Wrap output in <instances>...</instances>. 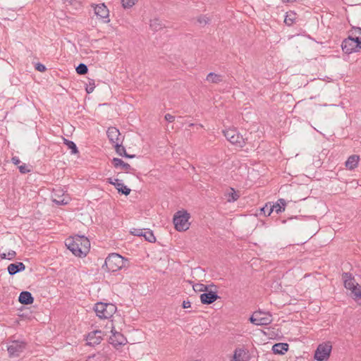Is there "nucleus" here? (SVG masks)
<instances>
[{"mask_svg": "<svg viewBox=\"0 0 361 361\" xmlns=\"http://www.w3.org/2000/svg\"><path fill=\"white\" fill-rule=\"evenodd\" d=\"M67 248L76 257H84L90 251V242L84 235L71 236L65 242Z\"/></svg>", "mask_w": 361, "mask_h": 361, "instance_id": "nucleus-1", "label": "nucleus"}, {"mask_svg": "<svg viewBox=\"0 0 361 361\" xmlns=\"http://www.w3.org/2000/svg\"><path fill=\"white\" fill-rule=\"evenodd\" d=\"M125 266V259L117 253H111L106 258L102 268L109 272H115Z\"/></svg>", "mask_w": 361, "mask_h": 361, "instance_id": "nucleus-2", "label": "nucleus"}, {"mask_svg": "<svg viewBox=\"0 0 361 361\" xmlns=\"http://www.w3.org/2000/svg\"><path fill=\"white\" fill-rule=\"evenodd\" d=\"M94 310L100 319H109L116 312L117 307L112 303L99 302L95 304Z\"/></svg>", "mask_w": 361, "mask_h": 361, "instance_id": "nucleus-3", "label": "nucleus"}, {"mask_svg": "<svg viewBox=\"0 0 361 361\" xmlns=\"http://www.w3.org/2000/svg\"><path fill=\"white\" fill-rule=\"evenodd\" d=\"M341 47L345 54L359 52L361 50V37L349 36L343 41Z\"/></svg>", "mask_w": 361, "mask_h": 361, "instance_id": "nucleus-4", "label": "nucleus"}, {"mask_svg": "<svg viewBox=\"0 0 361 361\" xmlns=\"http://www.w3.org/2000/svg\"><path fill=\"white\" fill-rule=\"evenodd\" d=\"M190 214L187 212H177L173 216L175 228L178 231H185L189 228Z\"/></svg>", "mask_w": 361, "mask_h": 361, "instance_id": "nucleus-5", "label": "nucleus"}, {"mask_svg": "<svg viewBox=\"0 0 361 361\" xmlns=\"http://www.w3.org/2000/svg\"><path fill=\"white\" fill-rule=\"evenodd\" d=\"M226 140L232 145L243 147L246 143V139L241 135L235 128H229L223 131Z\"/></svg>", "mask_w": 361, "mask_h": 361, "instance_id": "nucleus-6", "label": "nucleus"}, {"mask_svg": "<svg viewBox=\"0 0 361 361\" xmlns=\"http://www.w3.org/2000/svg\"><path fill=\"white\" fill-rule=\"evenodd\" d=\"M332 345L330 341L319 344L314 355V358L317 361H326L331 355Z\"/></svg>", "mask_w": 361, "mask_h": 361, "instance_id": "nucleus-7", "label": "nucleus"}, {"mask_svg": "<svg viewBox=\"0 0 361 361\" xmlns=\"http://www.w3.org/2000/svg\"><path fill=\"white\" fill-rule=\"evenodd\" d=\"M251 323L255 325H268L271 321V314L269 313H264L261 311L255 312L250 318Z\"/></svg>", "mask_w": 361, "mask_h": 361, "instance_id": "nucleus-8", "label": "nucleus"}, {"mask_svg": "<svg viewBox=\"0 0 361 361\" xmlns=\"http://www.w3.org/2000/svg\"><path fill=\"white\" fill-rule=\"evenodd\" d=\"M111 331L112 335L109 338V343L111 345L116 348L126 345L127 339L121 333L116 331L114 327H112Z\"/></svg>", "mask_w": 361, "mask_h": 361, "instance_id": "nucleus-9", "label": "nucleus"}, {"mask_svg": "<svg viewBox=\"0 0 361 361\" xmlns=\"http://www.w3.org/2000/svg\"><path fill=\"white\" fill-rule=\"evenodd\" d=\"M104 332L100 330L92 331L86 336L87 344L90 346H94L101 343Z\"/></svg>", "mask_w": 361, "mask_h": 361, "instance_id": "nucleus-10", "label": "nucleus"}, {"mask_svg": "<svg viewBox=\"0 0 361 361\" xmlns=\"http://www.w3.org/2000/svg\"><path fill=\"white\" fill-rule=\"evenodd\" d=\"M107 137L110 142L114 146V145L122 142L123 138L121 137L119 130L115 127H110L108 128Z\"/></svg>", "mask_w": 361, "mask_h": 361, "instance_id": "nucleus-11", "label": "nucleus"}, {"mask_svg": "<svg viewBox=\"0 0 361 361\" xmlns=\"http://www.w3.org/2000/svg\"><path fill=\"white\" fill-rule=\"evenodd\" d=\"M342 279L343 280L345 288L348 290H350V292H352V290H354V288H356L359 286V284L355 282L353 274L349 272H343L342 274Z\"/></svg>", "mask_w": 361, "mask_h": 361, "instance_id": "nucleus-12", "label": "nucleus"}, {"mask_svg": "<svg viewBox=\"0 0 361 361\" xmlns=\"http://www.w3.org/2000/svg\"><path fill=\"white\" fill-rule=\"evenodd\" d=\"M107 182L114 185L116 190H118V193L125 195H128L130 193L131 190L127 188V186L124 185L122 181L118 178H108Z\"/></svg>", "mask_w": 361, "mask_h": 361, "instance_id": "nucleus-13", "label": "nucleus"}, {"mask_svg": "<svg viewBox=\"0 0 361 361\" xmlns=\"http://www.w3.org/2000/svg\"><path fill=\"white\" fill-rule=\"evenodd\" d=\"M94 10L95 15L98 18L103 19L104 23H109L110 21L109 18V11L104 4L96 5Z\"/></svg>", "mask_w": 361, "mask_h": 361, "instance_id": "nucleus-14", "label": "nucleus"}, {"mask_svg": "<svg viewBox=\"0 0 361 361\" xmlns=\"http://www.w3.org/2000/svg\"><path fill=\"white\" fill-rule=\"evenodd\" d=\"M201 302L204 305H210L215 302L219 296L216 292L209 291L202 293L200 296Z\"/></svg>", "mask_w": 361, "mask_h": 361, "instance_id": "nucleus-15", "label": "nucleus"}, {"mask_svg": "<svg viewBox=\"0 0 361 361\" xmlns=\"http://www.w3.org/2000/svg\"><path fill=\"white\" fill-rule=\"evenodd\" d=\"M112 164L115 168L121 167L126 173H130L133 171H135L130 164L124 162L122 159L119 158H114L111 161Z\"/></svg>", "mask_w": 361, "mask_h": 361, "instance_id": "nucleus-16", "label": "nucleus"}, {"mask_svg": "<svg viewBox=\"0 0 361 361\" xmlns=\"http://www.w3.org/2000/svg\"><path fill=\"white\" fill-rule=\"evenodd\" d=\"M54 195L55 198L54 202L58 205H65L68 203L69 197H65L62 190H54Z\"/></svg>", "mask_w": 361, "mask_h": 361, "instance_id": "nucleus-17", "label": "nucleus"}, {"mask_svg": "<svg viewBox=\"0 0 361 361\" xmlns=\"http://www.w3.org/2000/svg\"><path fill=\"white\" fill-rule=\"evenodd\" d=\"M7 269L8 274L13 276L18 272L24 271L25 269V266L23 262H16L10 264L8 266Z\"/></svg>", "mask_w": 361, "mask_h": 361, "instance_id": "nucleus-18", "label": "nucleus"}, {"mask_svg": "<svg viewBox=\"0 0 361 361\" xmlns=\"http://www.w3.org/2000/svg\"><path fill=\"white\" fill-rule=\"evenodd\" d=\"M18 301L22 305H31L34 302V298L28 291H22L18 297Z\"/></svg>", "mask_w": 361, "mask_h": 361, "instance_id": "nucleus-19", "label": "nucleus"}, {"mask_svg": "<svg viewBox=\"0 0 361 361\" xmlns=\"http://www.w3.org/2000/svg\"><path fill=\"white\" fill-rule=\"evenodd\" d=\"M289 345L286 343H277L272 346V351L276 355H284L288 350Z\"/></svg>", "mask_w": 361, "mask_h": 361, "instance_id": "nucleus-20", "label": "nucleus"}, {"mask_svg": "<svg viewBox=\"0 0 361 361\" xmlns=\"http://www.w3.org/2000/svg\"><path fill=\"white\" fill-rule=\"evenodd\" d=\"M298 17V14L295 11H289L286 13L284 23L286 25L291 26L296 23Z\"/></svg>", "mask_w": 361, "mask_h": 361, "instance_id": "nucleus-21", "label": "nucleus"}, {"mask_svg": "<svg viewBox=\"0 0 361 361\" xmlns=\"http://www.w3.org/2000/svg\"><path fill=\"white\" fill-rule=\"evenodd\" d=\"M23 346L14 341L8 347V352L10 355L18 356L19 353L23 351Z\"/></svg>", "mask_w": 361, "mask_h": 361, "instance_id": "nucleus-22", "label": "nucleus"}, {"mask_svg": "<svg viewBox=\"0 0 361 361\" xmlns=\"http://www.w3.org/2000/svg\"><path fill=\"white\" fill-rule=\"evenodd\" d=\"M360 157L358 155L353 154L350 156L345 161L346 168L350 170L354 169L357 166Z\"/></svg>", "mask_w": 361, "mask_h": 361, "instance_id": "nucleus-23", "label": "nucleus"}, {"mask_svg": "<svg viewBox=\"0 0 361 361\" xmlns=\"http://www.w3.org/2000/svg\"><path fill=\"white\" fill-rule=\"evenodd\" d=\"M247 357L245 350L242 348H236L234 351L233 361H247Z\"/></svg>", "mask_w": 361, "mask_h": 361, "instance_id": "nucleus-24", "label": "nucleus"}, {"mask_svg": "<svg viewBox=\"0 0 361 361\" xmlns=\"http://www.w3.org/2000/svg\"><path fill=\"white\" fill-rule=\"evenodd\" d=\"M149 26L150 28L154 32H157L166 27V25L159 18H154L152 20L150 21Z\"/></svg>", "mask_w": 361, "mask_h": 361, "instance_id": "nucleus-25", "label": "nucleus"}, {"mask_svg": "<svg viewBox=\"0 0 361 361\" xmlns=\"http://www.w3.org/2000/svg\"><path fill=\"white\" fill-rule=\"evenodd\" d=\"M286 202L283 199H279L278 202L274 204H271L273 212L275 211L276 214H279L285 210Z\"/></svg>", "mask_w": 361, "mask_h": 361, "instance_id": "nucleus-26", "label": "nucleus"}, {"mask_svg": "<svg viewBox=\"0 0 361 361\" xmlns=\"http://www.w3.org/2000/svg\"><path fill=\"white\" fill-rule=\"evenodd\" d=\"M350 296L359 305H361V286H358L350 293Z\"/></svg>", "mask_w": 361, "mask_h": 361, "instance_id": "nucleus-27", "label": "nucleus"}, {"mask_svg": "<svg viewBox=\"0 0 361 361\" xmlns=\"http://www.w3.org/2000/svg\"><path fill=\"white\" fill-rule=\"evenodd\" d=\"M206 80L209 82L217 84L223 81V76L212 72L207 75Z\"/></svg>", "mask_w": 361, "mask_h": 361, "instance_id": "nucleus-28", "label": "nucleus"}, {"mask_svg": "<svg viewBox=\"0 0 361 361\" xmlns=\"http://www.w3.org/2000/svg\"><path fill=\"white\" fill-rule=\"evenodd\" d=\"M225 196L227 197L228 202H233L239 198V195L233 188H231L230 192H226Z\"/></svg>", "mask_w": 361, "mask_h": 361, "instance_id": "nucleus-29", "label": "nucleus"}, {"mask_svg": "<svg viewBox=\"0 0 361 361\" xmlns=\"http://www.w3.org/2000/svg\"><path fill=\"white\" fill-rule=\"evenodd\" d=\"M142 236L149 243H154L156 241V238L150 229H144Z\"/></svg>", "mask_w": 361, "mask_h": 361, "instance_id": "nucleus-30", "label": "nucleus"}, {"mask_svg": "<svg viewBox=\"0 0 361 361\" xmlns=\"http://www.w3.org/2000/svg\"><path fill=\"white\" fill-rule=\"evenodd\" d=\"M64 144L71 150L72 154H76L79 152L75 143L71 140L64 139Z\"/></svg>", "mask_w": 361, "mask_h": 361, "instance_id": "nucleus-31", "label": "nucleus"}, {"mask_svg": "<svg viewBox=\"0 0 361 361\" xmlns=\"http://www.w3.org/2000/svg\"><path fill=\"white\" fill-rule=\"evenodd\" d=\"M273 212V208L270 202L267 203L262 208H261V213L265 216H269Z\"/></svg>", "mask_w": 361, "mask_h": 361, "instance_id": "nucleus-32", "label": "nucleus"}, {"mask_svg": "<svg viewBox=\"0 0 361 361\" xmlns=\"http://www.w3.org/2000/svg\"><path fill=\"white\" fill-rule=\"evenodd\" d=\"M121 143L122 142L114 145V147L115 148V150L118 155L123 157L124 155H126V148L122 145Z\"/></svg>", "mask_w": 361, "mask_h": 361, "instance_id": "nucleus-33", "label": "nucleus"}, {"mask_svg": "<svg viewBox=\"0 0 361 361\" xmlns=\"http://www.w3.org/2000/svg\"><path fill=\"white\" fill-rule=\"evenodd\" d=\"M76 72L79 75H85L88 72V68L85 64L80 63L76 68Z\"/></svg>", "mask_w": 361, "mask_h": 361, "instance_id": "nucleus-34", "label": "nucleus"}, {"mask_svg": "<svg viewBox=\"0 0 361 361\" xmlns=\"http://www.w3.org/2000/svg\"><path fill=\"white\" fill-rule=\"evenodd\" d=\"M16 255V252L14 250H10L7 254L6 253L0 254V257L1 259H8L9 260H11L15 258Z\"/></svg>", "mask_w": 361, "mask_h": 361, "instance_id": "nucleus-35", "label": "nucleus"}, {"mask_svg": "<svg viewBox=\"0 0 361 361\" xmlns=\"http://www.w3.org/2000/svg\"><path fill=\"white\" fill-rule=\"evenodd\" d=\"M193 290L195 292H205L207 290V286L202 283H196L195 285L193 286Z\"/></svg>", "mask_w": 361, "mask_h": 361, "instance_id": "nucleus-36", "label": "nucleus"}, {"mask_svg": "<svg viewBox=\"0 0 361 361\" xmlns=\"http://www.w3.org/2000/svg\"><path fill=\"white\" fill-rule=\"evenodd\" d=\"M88 82H89V83L87 85L85 90H86L87 93L90 94L94 91V87H95V84H94V80L92 79H89Z\"/></svg>", "mask_w": 361, "mask_h": 361, "instance_id": "nucleus-37", "label": "nucleus"}, {"mask_svg": "<svg viewBox=\"0 0 361 361\" xmlns=\"http://www.w3.org/2000/svg\"><path fill=\"white\" fill-rule=\"evenodd\" d=\"M137 0H121L123 6L124 8H130L132 7Z\"/></svg>", "mask_w": 361, "mask_h": 361, "instance_id": "nucleus-38", "label": "nucleus"}, {"mask_svg": "<svg viewBox=\"0 0 361 361\" xmlns=\"http://www.w3.org/2000/svg\"><path fill=\"white\" fill-rule=\"evenodd\" d=\"M209 19L206 16H200L197 18V22L202 25H206L209 23Z\"/></svg>", "mask_w": 361, "mask_h": 361, "instance_id": "nucleus-39", "label": "nucleus"}, {"mask_svg": "<svg viewBox=\"0 0 361 361\" xmlns=\"http://www.w3.org/2000/svg\"><path fill=\"white\" fill-rule=\"evenodd\" d=\"M144 229L133 228L130 233L135 236H142Z\"/></svg>", "mask_w": 361, "mask_h": 361, "instance_id": "nucleus-40", "label": "nucleus"}, {"mask_svg": "<svg viewBox=\"0 0 361 361\" xmlns=\"http://www.w3.org/2000/svg\"><path fill=\"white\" fill-rule=\"evenodd\" d=\"M18 169H19L20 172L23 174L27 173L30 171V169H27V166L25 164L19 166Z\"/></svg>", "mask_w": 361, "mask_h": 361, "instance_id": "nucleus-41", "label": "nucleus"}, {"mask_svg": "<svg viewBox=\"0 0 361 361\" xmlns=\"http://www.w3.org/2000/svg\"><path fill=\"white\" fill-rule=\"evenodd\" d=\"M35 69L39 72H44L47 68L44 64L38 63L35 66Z\"/></svg>", "mask_w": 361, "mask_h": 361, "instance_id": "nucleus-42", "label": "nucleus"}, {"mask_svg": "<svg viewBox=\"0 0 361 361\" xmlns=\"http://www.w3.org/2000/svg\"><path fill=\"white\" fill-rule=\"evenodd\" d=\"M164 118L166 121H167L168 122H173L174 120H175V116L170 114H166L164 116Z\"/></svg>", "mask_w": 361, "mask_h": 361, "instance_id": "nucleus-43", "label": "nucleus"}, {"mask_svg": "<svg viewBox=\"0 0 361 361\" xmlns=\"http://www.w3.org/2000/svg\"><path fill=\"white\" fill-rule=\"evenodd\" d=\"M11 161L15 165H18L20 163V160L18 157H13Z\"/></svg>", "mask_w": 361, "mask_h": 361, "instance_id": "nucleus-44", "label": "nucleus"}, {"mask_svg": "<svg viewBox=\"0 0 361 361\" xmlns=\"http://www.w3.org/2000/svg\"><path fill=\"white\" fill-rule=\"evenodd\" d=\"M183 308L186 309L190 307V301H183Z\"/></svg>", "mask_w": 361, "mask_h": 361, "instance_id": "nucleus-45", "label": "nucleus"}, {"mask_svg": "<svg viewBox=\"0 0 361 361\" xmlns=\"http://www.w3.org/2000/svg\"><path fill=\"white\" fill-rule=\"evenodd\" d=\"M123 157H126V158H133L135 157V154L130 155V154H127V152H126V155H124Z\"/></svg>", "mask_w": 361, "mask_h": 361, "instance_id": "nucleus-46", "label": "nucleus"}, {"mask_svg": "<svg viewBox=\"0 0 361 361\" xmlns=\"http://www.w3.org/2000/svg\"><path fill=\"white\" fill-rule=\"evenodd\" d=\"M86 361H95L94 357H88V359Z\"/></svg>", "mask_w": 361, "mask_h": 361, "instance_id": "nucleus-47", "label": "nucleus"}, {"mask_svg": "<svg viewBox=\"0 0 361 361\" xmlns=\"http://www.w3.org/2000/svg\"><path fill=\"white\" fill-rule=\"evenodd\" d=\"M195 124L194 123H190L189 124V127H192Z\"/></svg>", "mask_w": 361, "mask_h": 361, "instance_id": "nucleus-48", "label": "nucleus"}]
</instances>
